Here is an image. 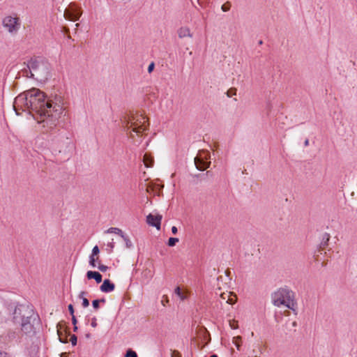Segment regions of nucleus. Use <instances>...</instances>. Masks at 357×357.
<instances>
[{
  "label": "nucleus",
  "mask_w": 357,
  "mask_h": 357,
  "mask_svg": "<svg viewBox=\"0 0 357 357\" xmlns=\"http://www.w3.org/2000/svg\"><path fill=\"white\" fill-rule=\"evenodd\" d=\"M178 242V238H169L168 241V245L169 246H174L175 244Z\"/></svg>",
  "instance_id": "nucleus-22"
},
{
  "label": "nucleus",
  "mask_w": 357,
  "mask_h": 357,
  "mask_svg": "<svg viewBox=\"0 0 357 357\" xmlns=\"http://www.w3.org/2000/svg\"><path fill=\"white\" fill-rule=\"evenodd\" d=\"M73 330H74V331H77V326H76V325H75V326H74V328H73Z\"/></svg>",
  "instance_id": "nucleus-41"
},
{
  "label": "nucleus",
  "mask_w": 357,
  "mask_h": 357,
  "mask_svg": "<svg viewBox=\"0 0 357 357\" xmlns=\"http://www.w3.org/2000/svg\"><path fill=\"white\" fill-rule=\"evenodd\" d=\"M143 161L146 167H151L153 163V158L146 153L144 155Z\"/></svg>",
  "instance_id": "nucleus-15"
},
{
  "label": "nucleus",
  "mask_w": 357,
  "mask_h": 357,
  "mask_svg": "<svg viewBox=\"0 0 357 357\" xmlns=\"http://www.w3.org/2000/svg\"><path fill=\"white\" fill-rule=\"evenodd\" d=\"M75 26H76V27H78L79 26V24H76Z\"/></svg>",
  "instance_id": "nucleus-44"
},
{
  "label": "nucleus",
  "mask_w": 357,
  "mask_h": 357,
  "mask_svg": "<svg viewBox=\"0 0 357 357\" xmlns=\"http://www.w3.org/2000/svg\"><path fill=\"white\" fill-rule=\"evenodd\" d=\"M229 326L232 329H237L238 328V321L236 320H230L229 321Z\"/></svg>",
  "instance_id": "nucleus-23"
},
{
  "label": "nucleus",
  "mask_w": 357,
  "mask_h": 357,
  "mask_svg": "<svg viewBox=\"0 0 357 357\" xmlns=\"http://www.w3.org/2000/svg\"><path fill=\"white\" fill-rule=\"evenodd\" d=\"M70 314L74 315V308L72 304H70L68 307Z\"/></svg>",
  "instance_id": "nucleus-31"
},
{
  "label": "nucleus",
  "mask_w": 357,
  "mask_h": 357,
  "mask_svg": "<svg viewBox=\"0 0 357 357\" xmlns=\"http://www.w3.org/2000/svg\"><path fill=\"white\" fill-rule=\"evenodd\" d=\"M89 305V301L86 298H83L82 299V306L84 307H87Z\"/></svg>",
  "instance_id": "nucleus-27"
},
{
  "label": "nucleus",
  "mask_w": 357,
  "mask_h": 357,
  "mask_svg": "<svg viewBox=\"0 0 357 357\" xmlns=\"http://www.w3.org/2000/svg\"><path fill=\"white\" fill-rule=\"evenodd\" d=\"M304 145L307 146L309 145V140L307 139L305 140Z\"/></svg>",
  "instance_id": "nucleus-38"
},
{
  "label": "nucleus",
  "mask_w": 357,
  "mask_h": 357,
  "mask_svg": "<svg viewBox=\"0 0 357 357\" xmlns=\"http://www.w3.org/2000/svg\"><path fill=\"white\" fill-rule=\"evenodd\" d=\"M209 153L206 152L199 153L198 155L195 158V164L197 169L204 171L208 168L211 162L206 161L209 158Z\"/></svg>",
  "instance_id": "nucleus-7"
},
{
  "label": "nucleus",
  "mask_w": 357,
  "mask_h": 357,
  "mask_svg": "<svg viewBox=\"0 0 357 357\" xmlns=\"http://www.w3.org/2000/svg\"><path fill=\"white\" fill-rule=\"evenodd\" d=\"M0 357H6V354L0 353Z\"/></svg>",
  "instance_id": "nucleus-39"
},
{
  "label": "nucleus",
  "mask_w": 357,
  "mask_h": 357,
  "mask_svg": "<svg viewBox=\"0 0 357 357\" xmlns=\"http://www.w3.org/2000/svg\"><path fill=\"white\" fill-rule=\"evenodd\" d=\"M162 220L161 215L149 214L146 217V222L153 227H156L158 229H160V222Z\"/></svg>",
  "instance_id": "nucleus-9"
},
{
  "label": "nucleus",
  "mask_w": 357,
  "mask_h": 357,
  "mask_svg": "<svg viewBox=\"0 0 357 357\" xmlns=\"http://www.w3.org/2000/svg\"><path fill=\"white\" fill-rule=\"evenodd\" d=\"M177 33H178V36L180 38H183L185 37H189V38L192 37V33H191L190 28H188L187 26L181 27L178 30Z\"/></svg>",
  "instance_id": "nucleus-13"
},
{
  "label": "nucleus",
  "mask_w": 357,
  "mask_h": 357,
  "mask_svg": "<svg viewBox=\"0 0 357 357\" xmlns=\"http://www.w3.org/2000/svg\"><path fill=\"white\" fill-rule=\"evenodd\" d=\"M125 357H137V354L135 351L129 349L125 356Z\"/></svg>",
  "instance_id": "nucleus-24"
},
{
  "label": "nucleus",
  "mask_w": 357,
  "mask_h": 357,
  "mask_svg": "<svg viewBox=\"0 0 357 357\" xmlns=\"http://www.w3.org/2000/svg\"><path fill=\"white\" fill-rule=\"evenodd\" d=\"M81 13L78 8L74 4H70L63 11V17L70 21H77L79 20Z\"/></svg>",
  "instance_id": "nucleus-8"
},
{
  "label": "nucleus",
  "mask_w": 357,
  "mask_h": 357,
  "mask_svg": "<svg viewBox=\"0 0 357 357\" xmlns=\"http://www.w3.org/2000/svg\"><path fill=\"white\" fill-rule=\"evenodd\" d=\"M96 326H97L96 319V318H93V319H92V321H91V326H92V327H93V328H95V327H96Z\"/></svg>",
  "instance_id": "nucleus-33"
},
{
  "label": "nucleus",
  "mask_w": 357,
  "mask_h": 357,
  "mask_svg": "<svg viewBox=\"0 0 357 357\" xmlns=\"http://www.w3.org/2000/svg\"><path fill=\"white\" fill-rule=\"evenodd\" d=\"M98 268L102 271V272H105L107 271L108 269V267L105 265H102V264H100L98 266Z\"/></svg>",
  "instance_id": "nucleus-26"
},
{
  "label": "nucleus",
  "mask_w": 357,
  "mask_h": 357,
  "mask_svg": "<svg viewBox=\"0 0 357 357\" xmlns=\"http://www.w3.org/2000/svg\"><path fill=\"white\" fill-rule=\"evenodd\" d=\"M100 252V250L98 245H96L92 249V252L91 256L95 257L96 255H98Z\"/></svg>",
  "instance_id": "nucleus-25"
},
{
  "label": "nucleus",
  "mask_w": 357,
  "mask_h": 357,
  "mask_svg": "<svg viewBox=\"0 0 357 357\" xmlns=\"http://www.w3.org/2000/svg\"><path fill=\"white\" fill-rule=\"evenodd\" d=\"M220 298L228 304L233 305L236 301V296L231 292H224L220 294Z\"/></svg>",
  "instance_id": "nucleus-11"
},
{
  "label": "nucleus",
  "mask_w": 357,
  "mask_h": 357,
  "mask_svg": "<svg viewBox=\"0 0 357 357\" xmlns=\"http://www.w3.org/2000/svg\"><path fill=\"white\" fill-rule=\"evenodd\" d=\"M210 357H218V356L216 354H213Z\"/></svg>",
  "instance_id": "nucleus-42"
},
{
  "label": "nucleus",
  "mask_w": 357,
  "mask_h": 357,
  "mask_svg": "<svg viewBox=\"0 0 357 357\" xmlns=\"http://www.w3.org/2000/svg\"><path fill=\"white\" fill-rule=\"evenodd\" d=\"M98 259V257L95 258L93 256H90L89 257V264L93 267H96V261Z\"/></svg>",
  "instance_id": "nucleus-20"
},
{
  "label": "nucleus",
  "mask_w": 357,
  "mask_h": 357,
  "mask_svg": "<svg viewBox=\"0 0 357 357\" xmlns=\"http://www.w3.org/2000/svg\"><path fill=\"white\" fill-rule=\"evenodd\" d=\"M86 294V292H85V291H81V292L79 293V294L78 297H79V298H80V299H82H82H83V298H86V297H85Z\"/></svg>",
  "instance_id": "nucleus-32"
},
{
  "label": "nucleus",
  "mask_w": 357,
  "mask_h": 357,
  "mask_svg": "<svg viewBox=\"0 0 357 357\" xmlns=\"http://www.w3.org/2000/svg\"><path fill=\"white\" fill-rule=\"evenodd\" d=\"M105 303V300L104 298H102L100 300H94L92 301V305L93 307V308L95 310H98L99 308V303Z\"/></svg>",
  "instance_id": "nucleus-19"
},
{
  "label": "nucleus",
  "mask_w": 357,
  "mask_h": 357,
  "mask_svg": "<svg viewBox=\"0 0 357 357\" xmlns=\"http://www.w3.org/2000/svg\"><path fill=\"white\" fill-rule=\"evenodd\" d=\"M272 301L277 307H285L295 310L294 294L289 289H279L272 295Z\"/></svg>",
  "instance_id": "nucleus-5"
},
{
  "label": "nucleus",
  "mask_w": 357,
  "mask_h": 357,
  "mask_svg": "<svg viewBox=\"0 0 357 357\" xmlns=\"http://www.w3.org/2000/svg\"><path fill=\"white\" fill-rule=\"evenodd\" d=\"M108 246H109L110 248H112L114 245H113V243H109V244H108Z\"/></svg>",
  "instance_id": "nucleus-40"
},
{
  "label": "nucleus",
  "mask_w": 357,
  "mask_h": 357,
  "mask_svg": "<svg viewBox=\"0 0 357 357\" xmlns=\"http://www.w3.org/2000/svg\"><path fill=\"white\" fill-rule=\"evenodd\" d=\"M177 231H178V229H177L176 227L173 226V227H172V232L174 234H176L177 233Z\"/></svg>",
  "instance_id": "nucleus-36"
},
{
  "label": "nucleus",
  "mask_w": 357,
  "mask_h": 357,
  "mask_svg": "<svg viewBox=\"0 0 357 357\" xmlns=\"http://www.w3.org/2000/svg\"><path fill=\"white\" fill-rule=\"evenodd\" d=\"M231 3L227 1L221 6V9L223 12H227L230 10Z\"/></svg>",
  "instance_id": "nucleus-21"
},
{
  "label": "nucleus",
  "mask_w": 357,
  "mask_h": 357,
  "mask_svg": "<svg viewBox=\"0 0 357 357\" xmlns=\"http://www.w3.org/2000/svg\"><path fill=\"white\" fill-rule=\"evenodd\" d=\"M121 238L123 239V241H125L126 243V245L128 248H132V243L131 242V241L128 238V237L125 235V234H122V236Z\"/></svg>",
  "instance_id": "nucleus-18"
},
{
  "label": "nucleus",
  "mask_w": 357,
  "mask_h": 357,
  "mask_svg": "<svg viewBox=\"0 0 357 357\" xmlns=\"http://www.w3.org/2000/svg\"><path fill=\"white\" fill-rule=\"evenodd\" d=\"M328 241H329V236H328L326 241L321 243V247L324 248L325 246H326Z\"/></svg>",
  "instance_id": "nucleus-35"
},
{
  "label": "nucleus",
  "mask_w": 357,
  "mask_h": 357,
  "mask_svg": "<svg viewBox=\"0 0 357 357\" xmlns=\"http://www.w3.org/2000/svg\"><path fill=\"white\" fill-rule=\"evenodd\" d=\"M107 233H114L119 235L121 237L122 236V234H124V233L119 228L116 227H110L107 231Z\"/></svg>",
  "instance_id": "nucleus-17"
},
{
  "label": "nucleus",
  "mask_w": 357,
  "mask_h": 357,
  "mask_svg": "<svg viewBox=\"0 0 357 357\" xmlns=\"http://www.w3.org/2000/svg\"><path fill=\"white\" fill-rule=\"evenodd\" d=\"M31 76L40 82H45L50 76V65L45 59L38 57L31 59L28 65Z\"/></svg>",
  "instance_id": "nucleus-4"
},
{
  "label": "nucleus",
  "mask_w": 357,
  "mask_h": 357,
  "mask_svg": "<svg viewBox=\"0 0 357 357\" xmlns=\"http://www.w3.org/2000/svg\"><path fill=\"white\" fill-rule=\"evenodd\" d=\"M151 188H152V185H151V184H150V185H149L147 186L146 191H147L148 192H149L151 191Z\"/></svg>",
  "instance_id": "nucleus-37"
},
{
  "label": "nucleus",
  "mask_w": 357,
  "mask_h": 357,
  "mask_svg": "<svg viewBox=\"0 0 357 357\" xmlns=\"http://www.w3.org/2000/svg\"><path fill=\"white\" fill-rule=\"evenodd\" d=\"M77 340V339L76 335H71V337H70V342H71L73 345H76Z\"/></svg>",
  "instance_id": "nucleus-28"
},
{
  "label": "nucleus",
  "mask_w": 357,
  "mask_h": 357,
  "mask_svg": "<svg viewBox=\"0 0 357 357\" xmlns=\"http://www.w3.org/2000/svg\"><path fill=\"white\" fill-rule=\"evenodd\" d=\"M174 294L176 295L181 301H184L188 298L189 292L187 290H182L179 287L174 289Z\"/></svg>",
  "instance_id": "nucleus-12"
},
{
  "label": "nucleus",
  "mask_w": 357,
  "mask_h": 357,
  "mask_svg": "<svg viewBox=\"0 0 357 357\" xmlns=\"http://www.w3.org/2000/svg\"><path fill=\"white\" fill-rule=\"evenodd\" d=\"M58 335H59V340H60V342H63V343H65V342H67V340H66V338H63V337H61V333H60L59 330H58Z\"/></svg>",
  "instance_id": "nucleus-30"
},
{
  "label": "nucleus",
  "mask_w": 357,
  "mask_h": 357,
  "mask_svg": "<svg viewBox=\"0 0 357 357\" xmlns=\"http://www.w3.org/2000/svg\"><path fill=\"white\" fill-rule=\"evenodd\" d=\"M154 67H155V64H154V63H153V62H151V63L149 64V67H148V70H148V73H151L153 70Z\"/></svg>",
  "instance_id": "nucleus-29"
},
{
  "label": "nucleus",
  "mask_w": 357,
  "mask_h": 357,
  "mask_svg": "<svg viewBox=\"0 0 357 357\" xmlns=\"http://www.w3.org/2000/svg\"><path fill=\"white\" fill-rule=\"evenodd\" d=\"M13 321L20 327L24 333L31 335L35 333L36 326L38 325V317L31 306L19 305L13 311Z\"/></svg>",
  "instance_id": "nucleus-2"
},
{
  "label": "nucleus",
  "mask_w": 357,
  "mask_h": 357,
  "mask_svg": "<svg viewBox=\"0 0 357 357\" xmlns=\"http://www.w3.org/2000/svg\"><path fill=\"white\" fill-rule=\"evenodd\" d=\"M2 26L10 34L15 35L21 27V21L16 14L6 15L2 19Z\"/></svg>",
  "instance_id": "nucleus-6"
},
{
  "label": "nucleus",
  "mask_w": 357,
  "mask_h": 357,
  "mask_svg": "<svg viewBox=\"0 0 357 357\" xmlns=\"http://www.w3.org/2000/svg\"><path fill=\"white\" fill-rule=\"evenodd\" d=\"M72 323L74 326L77 324V319L75 315H72Z\"/></svg>",
  "instance_id": "nucleus-34"
},
{
  "label": "nucleus",
  "mask_w": 357,
  "mask_h": 357,
  "mask_svg": "<svg viewBox=\"0 0 357 357\" xmlns=\"http://www.w3.org/2000/svg\"><path fill=\"white\" fill-rule=\"evenodd\" d=\"M146 123V118L139 114L124 117L122 120L123 126L130 137H134L132 132L138 135L146 130L148 127Z\"/></svg>",
  "instance_id": "nucleus-3"
},
{
  "label": "nucleus",
  "mask_w": 357,
  "mask_h": 357,
  "mask_svg": "<svg viewBox=\"0 0 357 357\" xmlns=\"http://www.w3.org/2000/svg\"><path fill=\"white\" fill-rule=\"evenodd\" d=\"M292 324H293L294 326H296V322L294 321Z\"/></svg>",
  "instance_id": "nucleus-43"
},
{
  "label": "nucleus",
  "mask_w": 357,
  "mask_h": 357,
  "mask_svg": "<svg viewBox=\"0 0 357 357\" xmlns=\"http://www.w3.org/2000/svg\"><path fill=\"white\" fill-rule=\"evenodd\" d=\"M115 288V285L114 283L111 282V281L108 279H106L103 281L102 285L100 287L101 291L105 293H109L114 291Z\"/></svg>",
  "instance_id": "nucleus-10"
},
{
  "label": "nucleus",
  "mask_w": 357,
  "mask_h": 357,
  "mask_svg": "<svg viewBox=\"0 0 357 357\" xmlns=\"http://www.w3.org/2000/svg\"><path fill=\"white\" fill-rule=\"evenodd\" d=\"M13 108L17 115L29 111L38 123L43 127L53 128L57 121L66 114V102L61 96L46 100L43 92L31 89L18 95L14 100Z\"/></svg>",
  "instance_id": "nucleus-1"
},
{
  "label": "nucleus",
  "mask_w": 357,
  "mask_h": 357,
  "mask_svg": "<svg viewBox=\"0 0 357 357\" xmlns=\"http://www.w3.org/2000/svg\"><path fill=\"white\" fill-rule=\"evenodd\" d=\"M86 277L88 279H94L97 283L102 282V275L100 273L96 271H89L86 273Z\"/></svg>",
  "instance_id": "nucleus-14"
},
{
  "label": "nucleus",
  "mask_w": 357,
  "mask_h": 357,
  "mask_svg": "<svg viewBox=\"0 0 357 357\" xmlns=\"http://www.w3.org/2000/svg\"><path fill=\"white\" fill-rule=\"evenodd\" d=\"M260 45L262 44V41L260 40L259 43Z\"/></svg>",
  "instance_id": "nucleus-45"
},
{
  "label": "nucleus",
  "mask_w": 357,
  "mask_h": 357,
  "mask_svg": "<svg viewBox=\"0 0 357 357\" xmlns=\"http://www.w3.org/2000/svg\"><path fill=\"white\" fill-rule=\"evenodd\" d=\"M232 342L235 344L236 349L238 351H241V343L242 342V337L241 336H236V337H233Z\"/></svg>",
  "instance_id": "nucleus-16"
}]
</instances>
